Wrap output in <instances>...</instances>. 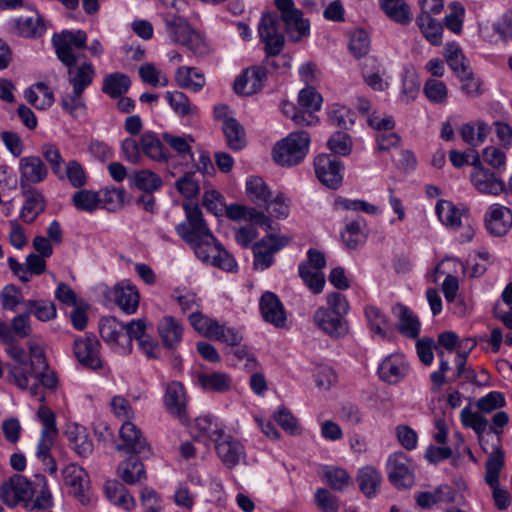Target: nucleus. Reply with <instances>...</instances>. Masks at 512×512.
<instances>
[{"instance_id": "f03ea898", "label": "nucleus", "mask_w": 512, "mask_h": 512, "mask_svg": "<svg viewBox=\"0 0 512 512\" xmlns=\"http://www.w3.org/2000/svg\"><path fill=\"white\" fill-rule=\"evenodd\" d=\"M161 17L171 42L187 47L197 56H205L210 52V45L206 39L185 17L171 11L162 13Z\"/></svg>"}, {"instance_id": "ddd939ff", "label": "nucleus", "mask_w": 512, "mask_h": 512, "mask_svg": "<svg viewBox=\"0 0 512 512\" xmlns=\"http://www.w3.org/2000/svg\"><path fill=\"white\" fill-rule=\"evenodd\" d=\"M99 332L102 339L120 353L129 352V336L125 334V325L114 317L100 320Z\"/></svg>"}, {"instance_id": "dca6fc26", "label": "nucleus", "mask_w": 512, "mask_h": 512, "mask_svg": "<svg viewBox=\"0 0 512 512\" xmlns=\"http://www.w3.org/2000/svg\"><path fill=\"white\" fill-rule=\"evenodd\" d=\"M215 450L221 462L229 469L246 461L245 447L239 440L230 435H224L223 438L217 441Z\"/></svg>"}, {"instance_id": "7ed1b4c3", "label": "nucleus", "mask_w": 512, "mask_h": 512, "mask_svg": "<svg viewBox=\"0 0 512 512\" xmlns=\"http://www.w3.org/2000/svg\"><path fill=\"white\" fill-rule=\"evenodd\" d=\"M310 141V136L307 132H292L275 143L272 150V158L281 166L296 165L306 157Z\"/></svg>"}, {"instance_id": "4d7b16f0", "label": "nucleus", "mask_w": 512, "mask_h": 512, "mask_svg": "<svg viewBox=\"0 0 512 512\" xmlns=\"http://www.w3.org/2000/svg\"><path fill=\"white\" fill-rule=\"evenodd\" d=\"M223 132L226 136L228 146L233 150L242 149L245 144L244 128L236 119H229L225 124H222Z\"/></svg>"}, {"instance_id": "de8ad7c7", "label": "nucleus", "mask_w": 512, "mask_h": 512, "mask_svg": "<svg viewBox=\"0 0 512 512\" xmlns=\"http://www.w3.org/2000/svg\"><path fill=\"white\" fill-rule=\"evenodd\" d=\"M130 87V79L122 73H111L104 77L102 91L112 98L121 97Z\"/></svg>"}, {"instance_id": "338daca9", "label": "nucleus", "mask_w": 512, "mask_h": 512, "mask_svg": "<svg viewBox=\"0 0 512 512\" xmlns=\"http://www.w3.org/2000/svg\"><path fill=\"white\" fill-rule=\"evenodd\" d=\"M72 201L80 211L92 213L100 208L99 192L83 189L73 195Z\"/></svg>"}, {"instance_id": "2eb2a0df", "label": "nucleus", "mask_w": 512, "mask_h": 512, "mask_svg": "<svg viewBox=\"0 0 512 512\" xmlns=\"http://www.w3.org/2000/svg\"><path fill=\"white\" fill-rule=\"evenodd\" d=\"M74 354L78 362L89 369L102 367L100 342L95 336H85L74 341Z\"/></svg>"}, {"instance_id": "bf43d9fd", "label": "nucleus", "mask_w": 512, "mask_h": 512, "mask_svg": "<svg viewBox=\"0 0 512 512\" xmlns=\"http://www.w3.org/2000/svg\"><path fill=\"white\" fill-rule=\"evenodd\" d=\"M363 80L372 90L384 92L390 87L392 77L385 69L377 67L375 70H365Z\"/></svg>"}, {"instance_id": "6e6d98bb", "label": "nucleus", "mask_w": 512, "mask_h": 512, "mask_svg": "<svg viewBox=\"0 0 512 512\" xmlns=\"http://www.w3.org/2000/svg\"><path fill=\"white\" fill-rule=\"evenodd\" d=\"M420 89V81L414 68H407L402 76L400 98L405 103L416 99Z\"/></svg>"}, {"instance_id": "3c124183", "label": "nucleus", "mask_w": 512, "mask_h": 512, "mask_svg": "<svg viewBox=\"0 0 512 512\" xmlns=\"http://www.w3.org/2000/svg\"><path fill=\"white\" fill-rule=\"evenodd\" d=\"M504 465V453L500 447L489 455L486 462L485 482L491 487L499 486V475Z\"/></svg>"}, {"instance_id": "393cba45", "label": "nucleus", "mask_w": 512, "mask_h": 512, "mask_svg": "<svg viewBox=\"0 0 512 512\" xmlns=\"http://www.w3.org/2000/svg\"><path fill=\"white\" fill-rule=\"evenodd\" d=\"M408 371V364L402 354H391L379 365V377L390 384L401 381Z\"/></svg>"}, {"instance_id": "864d4df0", "label": "nucleus", "mask_w": 512, "mask_h": 512, "mask_svg": "<svg viewBox=\"0 0 512 512\" xmlns=\"http://www.w3.org/2000/svg\"><path fill=\"white\" fill-rule=\"evenodd\" d=\"M171 298L179 305L183 313L198 311L201 300L195 292L185 287H176Z\"/></svg>"}, {"instance_id": "c9c22d12", "label": "nucleus", "mask_w": 512, "mask_h": 512, "mask_svg": "<svg viewBox=\"0 0 512 512\" xmlns=\"http://www.w3.org/2000/svg\"><path fill=\"white\" fill-rule=\"evenodd\" d=\"M24 95L27 102L38 110H46L54 103L53 92L42 82L29 87Z\"/></svg>"}, {"instance_id": "79ce46f5", "label": "nucleus", "mask_w": 512, "mask_h": 512, "mask_svg": "<svg viewBox=\"0 0 512 512\" xmlns=\"http://www.w3.org/2000/svg\"><path fill=\"white\" fill-rule=\"evenodd\" d=\"M118 474L127 484H135L146 478L144 465L134 456L127 458L119 465Z\"/></svg>"}, {"instance_id": "c756f323", "label": "nucleus", "mask_w": 512, "mask_h": 512, "mask_svg": "<svg viewBox=\"0 0 512 512\" xmlns=\"http://www.w3.org/2000/svg\"><path fill=\"white\" fill-rule=\"evenodd\" d=\"M25 201L20 211L21 219L32 223L45 209L46 202L42 193L32 187L22 189Z\"/></svg>"}, {"instance_id": "473e14b6", "label": "nucleus", "mask_w": 512, "mask_h": 512, "mask_svg": "<svg viewBox=\"0 0 512 512\" xmlns=\"http://www.w3.org/2000/svg\"><path fill=\"white\" fill-rule=\"evenodd\" d=\"M359 488L368 497H375L380 489L382 475L380 471L372 466H365L359 469L357 474Z\"/></svg>"}, {"instance_id": "6ab92c4d", "label": "nucleus", "mask_w": 512, "mask_h": 512, "mask_svg": "<svg viewBox=\"0 0 512 512\" xmlns=\"http://www.w3.org/2000/svg\"><path fill=\"white\" fill-rule=\"evenodd\" d=\"M435 211L439 221L449 229L458 230L463 226V220H468L469 209L465 205H455L449 200L437 201Z\"/></svg>"}, {"instance_id": "2f4dec72", "label": "nucleus", "mask_w": 512, "mask_h": 512, "mask_svg": "<svg viewBox=\"0 0 512 512\" xmlns=\"http://www.w3.org/2000/svg\"><path fill=\"white\" fill-rule=\"evenodd\" d=\"M164 403L169 412L182 417L186 406V393L180 382L173 381L167 385Z\"/></svg>"}, {"instance_id": "cd10ccee", "label": "nucleus", "mask_w": 512, "mask_h": 512, "mask_svg": "<svg viewBox=\"0 0 512 512\" xmlns=\"http://www.w3.org/2000/svg\"><path fill=\"white\" fill-rule=\"evenodd\" d=\"M263 319L276 327H283L286 322V314L282 303L272 292H265L259 303Z\"/></svg>"}, {"instance_id": "0e129e2a", "label": "nucleus", "mask_w": 512, "mask_h": 512, "mask_svg": "<svg viewBox=\"0 0 512 512\" xmlns=\"http://www.w3.org/2000/svg\"><path fill=\"white\" fill-rule=\"evenodd\" d=\"M100 208L117 211L124 206L125 191L120 188H106L99 191Z\"/></svg>"}, {"instance_id": "a19ab883", "label": "nucleus", "mask_w": 512, "mask_h": 512, "mask_svg": "<svg viewBox=\"0 0 512 512\" xmlns=\"http://www.w3.org/2000/svg\"><path fill=\"white\" fill-rule=\"evenodd\" d=\"M489 133V126L481 120L466 123L460 128L463 141L474 147L484 143Z\"/></svg>"}, {"instance_id": "13d9d810", "label": "nucleus", "mask_w": 512, "mask_h": 512, "mask_svg": "<svg viewBox=\"0 0 512 512\" xmlns=\"http://www.w3.org/2000/svg\"><path fill=\"white\" fill-rule=\"evenodd\" d=\"M264 207L270 219L283 220L290 214L289 200L282 192H277L275 195L272 194V197L265 203Z\"/></svg>"}, {"instance_id": "1a4fd4ad", "label": "nucleus", "mask_w": 512, "mask_h": 512, "mask_svg": "<svg viewBox=\"0 0 512 512\" xmlns=\"http://www.w3.org/2000/svg\"><path fill=\"white\" fill-rule=\"evenodd\" d=\"M52 42L59 60L63 64H70L75 62V58H77L73 48H84L87 42V35L82 30H64L59 34H55Z\"/></svg>"}, {"instance_id": "f704fd0d", "label": "nucleus", "mask_w": 512, "mask_h": 512, "mask_svg": "<svg viewBox=\"0 0 512 512\" xmlns=\"http://www.w3.org/2000/svg\"><path fill=\"white\" fill-rule=\"evenodd\" d=\"M198 381L204 390L210 392L225 393L233 386L231 376L224 372L201 373Z\"/></svg>"}, {"instance_id": "bb28decb", "label": "nucleus", "mask_w": 512, "mask_h": 512, "mask_svg": "<svg viewBox=\"0 0 512 512\" xmlns=\"http://www.w3.org/2000/svg\"><path fill=\"white\" fill-rule=\"evenodd\" d=\"M227 216L233 221H248L265 229H272V220L268 215L255 208L241 204H232L224 210Z\"/></svg>"}, {"instance_id": "c03bdc74", "label": "nucleus", "mask_w": 512, "mask_h": 512, "mask_svg": "<svg viewBox=\"0 0 512 512\" xmlns=\"http://www.w3.org/2000/svg\"><path fill=\"white\" fill-rule=\"evenodd\" d=\"M246 194L251 202L257 206H264L272 197V192L265 181L258 176H251L246 181Z\"/></svg>"}, {"instance_id": "20e7f679", "label": "nucleus", "mask_w": 512, "mask_h": 512, "mask_svg": "<svg viewBox=\"0 0 512 512\" xmlns=\"http://www.w3.org/2000/svg\"><path fill=\"white\" fill-rule=\"evenodd\" d=\"M414 470L413 461L404 452H394L387 458V477L389 482L397 489H408L414 485Z\"/></svg>"}, {"instance_id": "f257e3e1", "label": "nucleus", "mask_w": 512, "mask_h": 512, "mask_svg": "<svg viewBox=\"0 0 512 512\" xmlns=\"http://www.w3.org/2000/svg\"><path fill=\"white\" fill-rule=\"evenodd\" d=\"M186 222L176 226V232L186 243L192 245L196 257L203 263L210 264L214 253L212 247H219L211 230L203 219L202 212L197 205L183 203Z\"/></svg>"}, {"instance_id": "9d476101", "label": "nucleus", "mask_w": 512, "mask_h": 512, "mask_svg": "<svg viewBox=\"0 0 512 512\" xmlns=\"http://www.w3.org/2000/svg\"><path fill=\"white\" fill-rule=\"evenodd\" d=\"M483 222L490 235L502 237L512 228V211L502 204L493 203L487 207Z\"/></svg>"}, {"instance_id": "37998d69", "label": "nucleus", "mask_w": 512, "mask_h": 512, "mask_svg": "<svg viewBox=\"0 0 512 512\" xmlns=\"http://www.w3.org/2000/svg\"><path fill=\"white\" fill-rule=\"evenodd\" d=\"M365 317L373 335L384 339L390 330V322L387 315L378 307L367 306L365 308Z\"/></svg>"}, {"instance_id": "f3484780", "label": "nucleus", "mask_w": 512, "mask_h": 512, "mask_svg": "<svg viewBox=\"0 0 512 512\" xmlns=\"http://www.w3.org/2000/svg\"><path fill=\"white\" fill-rule=\"evenodd\" d=\"M107 297L127 314L136 312L140 295L137 287L130 282L122 281L107 291Z\"/></svg>"}, {"instance_id": "5fc2aeb1", "label": "nucleus", "mask_w": 512, "mask_h": 512, "mask_svg": "<svg viewBox=\"0 0 512 512\" xmlns=\"http://www.w3.org/2000/svg\"><path fill=\"white\" fill-rule=\"evenodd\" d=\"M36 492L38 493L36 496V499L34 502H29L28 506L30 505L31 508H37L40 510H47L50 509L53 504V496L48 488L47 480L42 475H37L35 477L34 485Z\"/></svg>"}, {"instance_id": "423d86ee", "label": "nucleus", "mask_w": 512, "mask_h": 512, "mask_svg": "<svg viewBox=\"0 0 512 512\" xmlns=\"http://www.w3.org/2000/svg\"><path fill=\"white\" fill-rule=\"evenodd\" d=\"M33 485L34 483H31L24 476L15 474L1 484L0 499L11 507L19 503H24L28 507V503L36 492Z\"/></svg>"}, {"instance_id": "a878e982", "label": "nucleus", "mask_w": 512, "mask_h": 512, "mask_svg": "<svg viewBox=\"0 0 512 512\" xmlns=\"http://www.w3.org/2000/svg\"><path fill=\"white\" fill-rule=\"evenodd\" d=\"M65 435L72 450L80 457H88L93 451V441L87 429L78 423H69Z\"/></svg>"}, {"instance_id": "e433bc0d", "label": "nucleus", "mask_w": 512, "mask_h": 512, "mask_svg": "<svg viewBox=\"0 0 512 512\" xmlns=\"http://www.w3.org/2000/svg\"><path fill=\"white\" fill-rule=\"evenodd\" d=\"M57 433L41 432L36 447L37 458L47 467L51 475H56L57 464L51 455V449Z\"/></svg>"}, {"instance_id": "0eeeda50", "label": "nucleus", "mask_w": 512, "mask_h": 512, "mask_svg": "<svg viewBox=\"0 0 512 512\" xmlns=\"http://www.w3.org/2000/svg\"><path fill=\"white\" fill-rule=\"evenodd\" d=\"M62 478L70 495L77 498L82 504H88L91 501L90 478L82 467L74 463L66 465L62 470Z\"/></svg>"}, {"instance_id": "4468645a", "label": "nucleus", "mask_w": 512, "mask_h": 512, "mask_svg": "<svg viewBox=\"0 0 512 512\" xmlns=\"http://www.w3.org/2000/svg\"><path fill=\"white\" fill-rule=\"evenodd\" d=\"M19 182L22 189L43 182L48 176V169L38 156H25L19 160Z\"/></svg>"}, {"instance_id": "09e8293b", "label": "nucleus", "mask_w": 512, "mask_h": 512, "mask_svg": "<svg viewBox=\"0 0 512 512\" xmlns=\"http://www.w3.org/2000/svg\"><path fill=\"white\" fill-rule=\"evenodd\" d=\"M140 147L142 152L154 161L167 159V151L154 133H144L140 137Z\"/></svg>"}, {"instance_id": "f8f14e48", "label": "nucleus", "mask_w": 512, "mask_h": 512, "mask_svg": "<svg viewBox=\"0 0 512 512\" xmlns=\"http://www.w3.org/2000/svg\"><path fill=\"white\" fill-rule=\"evenodd\" d=\"M224 424L212 415H203L197 417L192 426L191 434L198 441L208 445L210 442L219 441L224 437Z\"/></svg>"}, {"instance_id": "aec40b11", "label": "nucleus", "mask_w": 512, "mask_h": 512, "mask_svg": "<svg viewBox=\"0 0 512 512\" xmlns=\"http://www.w3.org/2000/svg\"><path fill=\"white\" fill-rule=\"evenodd\" d=\"M267 78L266 69L262 66H252L243 71L234 82L237 94L252 95L260 91Z\"/></svg>"}, {"instance_id": "ea45409f", "label": "nucleus", "mask_w": 512, "mask_h": 512, "mask_svg": "<svg viewBox=\"0 0 512 512\" xmlns=\"http://www.w3.org/2000/svg\"><path fill=\"white\" fill-rule=\"evenodd\" d=\"M379 5L390 19L399 24L407 25L412 20L410 7L404 0H379Z\"/></svg>"}, {"instance_id": "680f3d73", "label": "nucleus", "mask_w": 512, "mask_h": 512, "mask_svg": "<svg viewBox=\"0 0 512 512\" xmlns=\"http://www.w3.org/2000/svg\"><path fill=\"white\" fill-rule=\"evenodd\" d=\"M16 23L20 34L25 37L41 36L46 31V25L38 14L19 17Z\"/></svg>"}, {"instance_id": "412c9836", "label": "nucleus", "mask_w": 512, "mask_h": 512, "mask_svg": "<svg viewBox=\"0 0 512 512\" xmlns=\"http://www.w3.org/2000/svg\"><path fill=\"white\" fill-rule=\"evenodd\" d=\"M313 321L319 329L330 336L340 337L348 330L345 318L325 307H319L314 312Z\"/></svg>"}, {"instance_id": "a18cd8bd", "label": "nucleus", "mask_w": 512, "mask_h": 512, "mask_svg": "<svg viewBox=\"0 0 512 512\" xmlns=\"http://www.w3.org/2000/svg\"><path fill=\"white\" fill-rule=\"evenodd\" d=\"M165 97L171 109L180 117H193L198 113V107L194 105L187 95L181 91L166 92Z\"/></svg>"}, {"instance_id": "7c9ffc66", "label": "nucleus", "mask_w": 512, "mask_h": 512, "mask_svg": "<svg viewBox=\"0 0 512 512\" xmlns=\"http://www.w3.org/2000/svg\"><path fill=\"white\" fill-rule=\"evenodd\" d=\"M175 81L183 89L199 92L206 84L204 74L195 67L181 66L175 72Z\"/></svg>"}, {"instance_id": "8fccbe9b", "label": "nucleus", "mask_w": 512, "mask_h": 512, "mask_svg": "<svg viewBox=\"0 0 512 512\" xmlns=\"http://www.w3.org/2000/svg\"><path fill=\"white\" fill-rule=\"evenodd\" d=\"M460 419L465 427L471 428L478 436V441L484 451H487L483 446V433L487 429L488 421L479 412H474L470 408H463L460 413Z\"/></svg>"}, {"instance_id": "4c0bfd02", "label": "nucleus", "mask_w": 512, "mask_h": 512, "mask_svg": "<svg viewBox=\"0 0 512 512\" xmlns=\"http://www.w3.org/2000/svg\"><path fill=\"white\" fill-rule=\"evenodd\" d=\"M105 493L109 501L124 510H132L135 506V499L130 495L127 489L117 481H107L105 484Z\"/></svg>"}, {"instance_id": "b1692460", "label": "nucleus", "mask_w": 512, "mask_h": 512, "mask_svg": "<svg viewBox=\"0 0 512 512\" xmlns=\"http://www.w3.org/2000/svg\"><path fill=\"white\" fill-rule=\"evenodd\" d=\"M42 368L26 361L21 364H14L9 374L13 383L20 389H28L33 395H37V376Z\"/></svg>"}, {"instance_id": "603ef678", "label": "nucleus", "mask_w": 512, "mask_h": 512, "mask_svg": "<svg viewBox=\"0 0 512 512\" xmlns=\"http://www.w3.org/2000/svg\"><path fill=\"white\" fill-rule=\"evenodd\" d=\"M130 185L145 192L158 190L162 185L161 178L150 170H140L129 176Z\"/></svg>"}, {"instance_id": "c85d7f7f", "label": "nucleus", "mask_w": 512, "mask_h": 512, "mask_svg": "<svg viewBox=\"0 0 512 512\" xmlns=\"http://www.w3.org/2000/svg\"><path fill=\"white\" fill-rule=\"evenodd\" d=\"M68 67V79L74 89L83 91L91 85L95 70L90 62H78L75 58V62L65 64Z\"/></svg>"}, {"instance_id": "5701e85b", "label": "nucleus", "mask_w": 512, "mask_h": 512, "mask_svg": "<svg viewBox=\"0 0 512 512\" xmlns=\"http://www.w3.org/2000/svg\"><path fill=\"white\" fill-rule=\"evenodd\" d=\"M470 181L481 194L498 196L505 190L504 182L486 168L471 171Z\"/></svg>"}, {"instance_id": "774afa93", "label": "nucleus", "mask_w": 512, "mask_h": 512, "mask_svg": "<svg viewBox=\"0 0 512 512\" xmlns=\"http://www.w3.org/2000/svg\"><path fill=\"white\" fill-rule=\"evenodd\" d=\"M371 46L368 33L363 29H355L349 36V50L355 58L365 56Z\"/></svg>"}, {"instance_id": "58836bf2", "label": "nucleus", "mask_w": 512, "mask_h": 512, "mask_svg": "<svg viewBox=\"0 0 512 512\" xmlns=\"http://www.w3.org/2000/svg\"><path fill=\"white\" fill-rule=\"evenodd\" d=\"M416 23L425 37V39L433 46H439L443 40V27L441 23L426 14H419Z\"/></svg>"}, {"instance_id": "9b49d317", "label": "nucleus", "mask_w": 512, "mask_h": 512, "mask_svg": "<svg viewBox=\"0 0 512 512\" xmlns=\"http://www.w3.org/2000/svg\"><path fill=\"white\" fill-rule=\"evenodd\" d=\"M258 34L265 44V50L268 55H277L284 46V37L279 31V20L276 15H263L259 26Z\"/></svg>"}, {"instance_id": "6e6552de", "label": "nucleus", "mask_w": 512, "mask_h": 512, "mask_svg": "<svg viewBox=\"0 0 512 512\" xmlns=\"http://www.w3.org/2000/svg\"><path fill=\"white\" fill-rule=\"evenodd\" d=\"M317 179L329 189H338L343 182V164L335 156L320 154L314 160Z\"/></svg>"}, {"instance_id": "e2e57ef3", "label": "nucleus", "mask_w": 512, "mask_h": 512, "mask_svg": "<svg viewBox=\"0 0 512 512\" xmlns=\"http://www.w3.org/2000/svg\"><path fill=\"white\" fill-rule=\"evenodd\" d=\"M83 91L73 88V91L66 93L61 98L63 110L72 117H78L85 113L86 105L82 97Z\"/></svg>"}, {"instance_id": "72a5a7b5", "label": "nucleus", "mask_w": 512, "mask_h": 512, "mask_svg": "<svg viewBox=\"0 0 512 512\" xmlns=\"http://www.w3.org/2000/svg\"><path fill=\"white\" fill-rule=\"evenodd\" d=\"M321 477L331 489L336 491H343L352 485L353 481L349 473L338 466L323 465L321 467Z\"/></svg>"}, {"instance_id": "69168bd1", "label": "nucleus", "mask_w": 512, "mask_h": 512, "mask_svg": "<svg viewBox=\"0 0 512 512\" xmlns=\"http://www.w3.org/2000/svg\"><path fill=\"white\" fill-rule=\"evenodd\" d=\"M444 57L450 68L456 73L466 72L469 69L466 64L465 57L460 49L459 45L455 42L447 43L444 49Z\"/></svg>"}, {"instance_id": "39448f33", "label": "nucleus", "mask_w": 512, "mask_h": 512, "mask_svg": "<svg viewBox=\"0 0 512 512\" xmlns=\"http://www.w3.org/2000/svg\"><path fill=\"white\" fill-rule=\"evenodd\" d=\"M275 6L281 13L289 38L300 41L310 33V23L303 17L301 10L296 8L293 0H274Z\"/></svg>"}, {"instance_id": "4be33fe9", "label": "nucleus", "mask_w": 512, "mask_h": 512, "mask_svg": "<svg viewBox=\"0 0 512 512\" xmlns=\"http://www.w3.org/2000/svg\"><path fill=\"white\" fill-rule=\"evenodd\" d=\"M157 332L166 348L175 349L183 339L184 325L177 318L165 315L157 324Z\"/></svg>"}, {"instance_id": "a211bd4d", "label": "nucleus", "mask_w": 512, "mask_h": 512, "mask_svg": "<svg viewBox=\"0 0 512 512\" xmlns=\"http://www.w3.org/2000/svg\"><path fill=\"white\" fill-rule=\"evenodd\" d=\"M119 436L122 443L117 446V450H125L133 454L150 453V446L140 429L132 421L123 422L119 430Z\"/></svg>"}, {"instance_id": "49530a36", "label": "nucleus", "mask_w": 512, "mask_h": 512, "mask_svg": "<svg viewBox=\"0 0 512 512\" xmlns=\"http://www.w3.org/2000/svg\"><path fill=\"white\" fill-rule=\"evenodd\" d=\"M395 314L399 318V330L409 338H416L420 331V322L416 315L403 305H396Z\"/></svg>"}, {"instance_id": "052dcab7", "label": "nucleus", "mask_w": 512, "mask_h": 512, "mask_svg": "<svg viewBox=\"0 0 512 512\" xmlns=\"http://www.w3.org/2000/svg\"><path fill=\"white\" fill-rule=\"evenodd\" d=\"M188 321L192 328L198 332L201 336L206 338H211L214 335L215 328H218V321L212 319L204 314H202L199 310L192 312L188 316Z\"/></svg>"}]
</instances>
